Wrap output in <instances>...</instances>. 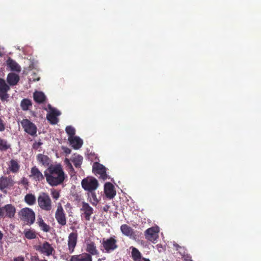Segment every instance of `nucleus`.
<instances>
[{"label":"nucleus","instance_id":"obj_1","mask_svg":"<svg viewBox=\"0 0 261 261\" xmlns=\"http://www.w3.org/2000/svg\"><path fill=\"white\" fill-rule=\"evenodd\" d=\"M47 182L51 187L62 185L67 178L61 165H50L44 171Z\"/></svg>","mask_w":261,"mask_h":261},{"label":"nucleus","instance_id":"obj_2","mask_svg":"<svg viewBox=\"0 0 261 261\" xmlns=\"http://www.w3.org/2000/svg\"><path fill=\"white\" fill-rule=\"evenodd\" d=\"M100 242V250L103 252L109 253L114 251L118 247L117 241L114 236L107 239L103 238Z\"/></svg>","mask_w":261,"mask_h":261},{"label":"nucleus","instance_id":"obj_3","mask_svg":"<svg viewBox=\"0 0 261 261\" xmlns=\"http://www.w3.org/2000/svg\"><path fill=\"white\" fill-rule=\"evenodd\" d=\"M18 215L20 220L28 225L33 224L35 221V213L31 208L24 207L22 208L18 212Z\"/></svg>","mask_w":261,"mask_h":261},{"label":"nucleus","instance_id":"obj_4","mask_svg":"<svg viewBox=\"0 0 261 261\" xmlns=\"http://www.w3.org/2000/svg\"><path fill=\"white\" fill-rule=\"evenodd\" d=\"M34 248L40 253L47 256H51L55 252L53 245L47 241H44L42 243H39L38 245H34Z\"/></svg>","mask_w":261,"mask_h":261},{"label":"nucleus","instance_id":"obj_5","mask_svg":"<svg viewBox=\"0 0 261 261\" xmlns=\"http://www.w3.org/2000/svg\"><path fill=\"white\" fill-rule=\"evenodd\" d=\"M38 206L43 211H49L52 208L51 200L47 193L42 192L37 198Z\"/></svg>","mask_w":261,"mask_h":261},{"label":"nucleus","instance_id":"obj_6","mask_svg":"<svg viewBox=\"0 0 261 261\" xmlns=\"http://www.w3.org/2000/svg\"><path fill=\"white\" fill-rule=\"evenodd\" d=\"M81 185L85 190L89 192L95 191L98 187L97 180L93 177L84 178L82 180Z\"/></svg>","mask_w":261,"mask_h":261},{"label":"nucleus","instance_id":"obj_7","mask_svg":"<svg viewBox=\"0 0 261 261\" xmlns=\"http://www.w3.org/2000/svg\"><path fill=\"white\" fill-rule=\"evenodd\" d=\"M159 227L157 226L150 227L144 231L145 238L147 240L155 243L159 238Z\"/></svg>","mask_w":261,"mask_h":261},{"label":"nucleus","instance_id":"obj_8","mask_svg":"<svg viewBox=\"0 0 261 261\" xmlns=\"http://www.w3.org/2000/svg\"><path fill=\"white\" fill-rule=\"evenodd\" d=\"M16 213V208L11 204L5 205L4 207L0 206V217L12 218Z\"/></svg>","mask_w":261,"mask_h":261},{"label":"nucleus","instance_id":"obj_9","mask_svg":"<svg viewBox=\"0 0 261 261\" xmlns=\"http://www.w3.org/2000/svg\"><path fill=\"white\" fill-rule=\"evenodd\" d=\"M55 218L58 223L61 226L66 225L67 220L66 214L61 204L58 205L57 210L55 213Z\"/></svg>","mask_w":261,"mask_h":261},{"label":"nucleus","instance_id":"obj_10","mask_svg":"<svg viewBox=\"0 0 261 261\" xmlns=\"http://www.w3.org/2000/svg\"><path fill=\"white\" fill-rule=\"evenodd\" d=\"M85 243L86 245L85 250L87 254H90L91 256L92 255L97 256L99 254V252L97 249L96 244L90 238H86L85 240Z\"/></svg>","mask_w":261,"mask_h":261},{"label":"nucleus","instance_id":"obj_11","mask_svg":"<svg viewBox=\"0 0 261 261\" xmlns=\"http://www.w3.org/2000/svg\"><path fill=\"white\" fill-rule=\"evenodd\" d=\"M10 90V86L6 83L5 81L0 78V99L4 102L7 101L9 98L8 92Z\"/></svg>","mask_w":261,"mask_h":261},{"label":"nucleus","instance_id":"obj_12","mask_svg":"<svg viewBox=\"0 0 261 261\" xmlns=\"http://www.w3.org/2000/svg\"><path fill=\"white\" fill-rule=\"evenodd\" d=\"M80 211L82 212L81 217H84L86 221H90L91 215L93 214V208L89 203L83 201L81 203Z\"/></svg>","mask_w":261,"mask_h":261},{"label":"nucleus","instance_id":"obj_13","mask_svg":"<svg viewBox=\"0 0 261 261\" xmlns=\"http://www.w3.org/2000/svg\"><path fill=\"white\" fill-rule=\"evenodd\" d=\"M24 131L31 136L36 135L37 127L36 125L27 119H23L21 122Z\"/></svg>","mask_w":261,"mask_h":261},{"label":"nucleus","instance_id":"obj_14","mask_svg":"<svg viewBox=\"0 0 261 261\" xmlns=\"http://www.w3.org/2000/svg\"><path fill=\"white\" fill-rule=\"evenodd\" d=\"M78 234L77 231L71 232L68 238V249L69 253L72 254L77 244Z\"/></svg>","mask_w":261,"mask_h":261},{"label":"nucleus","instance_id":"obj_15","mask_svg":"<svg viewBox=\"0 0 261 261\" xmlns=\"http://www.w3.org/2000/svg\"><path fill=\"white\" fill-rule=\"evenodd\" d=\"M93 171L96 175H99V178L103 180H106L108 178L106 168L101 164L95 163L93 166Z\"/></svg>","mask_w":261,"mask_h":261},{"label":"nucleus","instance_id":"obj_16","mask_svg":"<svg viewBox=\"0 0 261 261\" xmlns=\"http://www.w3.org/2000/svg\"><path fill=\"white\" fill-rule=\"evenodd\" d=\"M48 107L50 112L47 114L46 118L50 124H56L59 120L57 117L61 114V113L56 109L52 108L50 105H49Z\"/></svg>","mask_w":261,"mask_h":261},{"label":"nucleus","instance_id":"obj_17","mask_svg":"<svg viewBox=\"0 0 261 261\" xmlns=\"http://www.w3.org/2000/svg\"><path fill=\"white\" fill-rule=\"evenodd\" d=\"M14 185V181L11 176L0 177V190L8 189Z\"/></svg>","mask_w":261,"mask_h":261},{"label":"nucleus","instance_id":"obj_18","mask_svg":"<svg viewBox=\"0 0 261 261\" xmlns=\"http://www.w3.org/2000/svg\"><path fill=\"white\" fill-rule=\"evenodd\" d=\"M104 192L107 198L113 199L116 194L114 185L111 182H106L104 186Z\"/></svg>","mask_w":261,"mask_h":261},{"label":"nucleus","instance_id":"obj_19","mask_svg":"<svg viewBox=\"0 0 261 261\" xmlns=\"http://www.w3.org/2000/svg\"><path fill=\"white\" fill-rule=\"evenodd\" d=\"M69 261H92V257L89 254L83 253L71 256Z\"/></svg>","mask_w":261,"mask_h":261},{"label":"nucleus","instance_id":"obj_20","mask_svg":"<svg viewBox=\"0 0 261 261\" xmlns=\"http://www.w3.org/2000/svg\"><path fill=\"white\" fill-rule=\"evenodd\" d=\"M19 80L20 77L17 74L10 72L7 75V82L9 86H14L17 85Z\"/></svg>","mask_w":261,"mask_h":261},{"label":"nucleus","instance_id":"obj_21","mask_svg":"<svg viewBox=\"0 0 261 261\" xmlns=\"http://www.w3.org/2000/svg\"><path fill=\"white\" fill-rule=\"evenodd\" d=\"M30 177L38 181H41L44 178V175L36 166L31 168Z\"/></svg>","mask_w":261,"mask_h":261},{"label":"nucleus","instance_id":"obj_22","mask_svg":"<svg viewBox=\"0 0 261 261\" xmlns=\"http://www.w3.org/2000/svg\"><path fill=\"white\" fill-rule=\"evenodd\" d=\"M36 223L43 232H48L50 231L51 227L44 221L41 216H38Z\"/></svg>","mask_w":261,"mask_h":261},{"label":"nucleus","instance_id":"obj_23","mask_svg":"<svg viewBox=\"0 0 261 261\" xmlns=\"http://www.w3.org/2000/svg\"><path fill=\"white\" fill-rule=\"evenodd\" d=\"M68 141L72 147L75 149H78L81 148L83 143V140L77 136L68 138Z\"/></svg>","mask_w":261,"mask_h":261},{"label":"nucleus","instance_id":"obj_24","mask_svg":"<svg viewBox=\"0 0 261 261\" xmlns=\"http://www.w3.org/2000/svg\"><path fill=\"white\" fill-rule=\"evenodd\" d=\"M7 64L11 71L20 72L21 71V67L19 64L14 60L10 58L7 61Z\"/></svg>","mask_w":261,"mask_h":261},{"label":"nucleus","instance_id":"obj_25","mask_svg":"<svg viewBox=\"0 0 261 261\" xmlns=\"http://www.w3.org/2000/svg\"><path fill=\"white\" fill-rule=\"evenodd\" d=\"M20 169V165L17 160L12 159L10 161L8 169L12 173H17Z\"/></svg>","mask_w":261,"mask_h":261},{"label":"nucleus","instance_id":"obj_26","mask_svg":"<svg viewBox=\"0 0 261 261\" xmlns=\"http://www.w3.org/2000/svg\"><path fill=\"white\" fill-rule=\"evenodd\" d=\"M122 233L127 237H132L134 235L133 229L127 224H123L120 227Z\"/></svg>","mask_w":261,"mask_h":261},{"label":"nucleus","instance_id":"obj_27","mask_svg":"<svg viewBox=\"0 0 261 261\" xmlns=\"http://www.w3.org/2000/svg\"><path fill=\"white\" fill-rule=\"evenodd\" d=\"M33 97L34 100L38 103H42L45 101L46 97L42 92L36 91L34 93Z\"/></svg>","mask_w":261,"mask_h":261},{"label":"nucleus","instance_id":"obj_28","mask_svg":"<svg viewBox=\"0 0 261 261\" xmlns=\"http://www.w3.org/2000/svg\"><path fill=\"white\" fill-rule=\"evenodd\" d=\"M37 160L39 163L44 166H48L50 162L49 158L47 155L41 153L37 155Z\"/></svg>","mask_w":261,"mask_h":261},{"label":"nucleus","instance_id":"obj_29","mask_svg":"<svg viewBox=\"0 0 261 261\" xmlns=\"http://www.w3.org/2000/svg\"><path fill=\"white\" fill-rule=\"evenodd\" d=\"M24 201L29 205H33L36 203V198L34 194L29 193L24 196Z\"/></svg>","mask_w":261,"mask_h":261},{"label":"nucleus","instance_id":"obj_30","mask_svg":"<svg viewBox=\"0 0 261 261\" xmlns=\"http://www.w3.org/2000/svg\"><path fill=\"white\" fill-rule=\"evenodd\" d=\"M11 149V144L7 140L0 137V151L5 152Z\"/></svg>","mask_w":261,"mask_h":261},{"label":"nucleus","instance_id":"obj_31","mask_svg":"<svg viewBox=\"0 0 261 261\" xmlns=\"http://www.w3.org/2000/svg\"><path fill=\"white\" fill-rule=\"evenodd\" d=\"M83 158L79 154H74L71 160L73 164L76 168H80L82 165Z\"/></svg>","mask_w":261,"mask_h":261},{"label":"nucleus","instance_id":"obj_32","mask_svg":"<svg viewBox=\"0 0 261 261\" xmlns=\"http://www.w3.org/2000/svg\"><path fill=\"white\" fill-rule=\"evenodd\" d=\"M88 197L90 198V202L93 206H96L99 202L95 192L94 191L89 192Z\"/></svg>","mask_w":261,"mask_h":261},{"label":"nucleus","instance_id":"obj_33","mask_svg":"<svg viewBox=\"0 0 261 261\" xmlns=\"http://www.w3.org/2000/svg\"><path fill=\"white\" fill-rule=\"evenodd\" d=\"M32 105L31 101L27 98L23 99L20 102V107L22 110L27 111L29 107Z\"/></svg>","mask_w":261,"mask_h":261},{"label":"nucleus","instance_id":"obj_34","mask_svg":"<svg viewBox=\"0 0 261 261\" xmlns=\"http://www.w3.org/2000/svg\"><path fill=\"white\" fill-rule=\"evenodd\" d=\"M23 233L25 237L29 240L35 239L37 237L35 231L31 229H25Z\"/></svg>","mask_w":261,"mask_h":261},{"label":"nucleus","instance_id":"obj_35","mask_svg":"<svg viewBox=\"0 0 261 261\" xmlns=\"http://www.w3.org/2000/svg\"><path fill=\"white\" fill-rule=\"evenodd\" d=\"M132 257L134 261L140 259L142 257L140 252L135 247H132Z\"/></svg>","mask_w":261,"mask_h":261},{"label":"nucleus","instance_id":"obj_36","mask_svg":"<svg viewBox=\"0 0 261 261\" xmlns=\"http://www.w3.org/2000/svg\"><path fill=\"white\" fill-rule=\"evenodd\" d=\"M65 131L69 136L68 138L74 137L75 134V129L71 126H67L66 127Z\"/></svg>","mask_w":261,"mask_h":261},{"label":"nucleus","instance_id":"obj_37","mask_svg":"<svg viewBox=\"0 0 261 261\" xmlns=\"http://www.w3.org/2000/svg\"><path fill=\"white\" fill-rule=\"evenodd\" d=\"M51 195L52 197L56 200H57L60 197L59 191H58L55 189L51 190Z\"/></svg>","mask_w":261,"mask_h":261},{"label":"nucleus","instance_id":"obj_38","mask_svg":"<svg viewBox=\"0 0 261 261\" xmlns=\"http://www.w3.org/2000/svg\"><path fill=\"white\" fill-rule=\"evenodd\" d=\"M22 184L25 188H27L29 186V181L28 179L24 177H22L21 179V180L18 182V184Z\"/></svg>","mask_w":261,"mask_h":261},{"label":"nucleus","instance_id":"obj_39","mask_svg":"<svg viewBox=\"0 0 261 261\" xmlns=\"http://www.w3.org/2000/svg\"><path fill=\"white\" fill-rule=\"evenodd\" d=\"M42 144V143L40 142H35L33 144V148L35 149H38Z\"/></svg>","mask_w":261,"mask_h":261},{"label":"nucleus","instance_id":"obj_40","mask_svg":"<svg viewBox=\"0 0 261 261\" xmlns=\"http://www.w3.org/2000/svg\"><path fill=\"white\" fill-rule=\"evenodd\" d=\"M13 261H24V258L22 256H19L18 257H14Z\"/></svg>","mask_w":261,"mask_h":261},{"label":"nucleus","instance_id":"obj_41","mask_svg":"<svg viewBox=\"0 0 261 261\" xmlns=\"http://www.w3.org/2000/svg\"><path fill=\"white\" fill-rule=\"evenodd\" d=\"M40 259H39V256L38 255L32 256L31 257V261H38Z\"/></svg>","mask_w":261,"mask_h":261},{"label":"nucleus","instance_id":"obj_42","mask_svg":"<svg viewBox=\"0 0 261 261\" xmlns=\"http://www.w3.org/2000/svg\"><path fill=\"white\" fill-rule=\"evenodd\" d=\"M64 151L66 154H70L71 153V149L67 147H64L63 148Z\"/></svg>","mask_w":261,"mask_h":261},{"label":"nucleus","instance_id":"obj_43","mask_svg":"<svg viewBox=\"0 0 261 261\" xmlns=\"http://www.w3.org/2000/svg\"><path fill=\"white\" fill-rule=\"evenodd\" d=\"M136 261H150V260L147 258L141 257V258H140V259H138L137 260H136Z\"/></svg>","mask_w":261,"mask_h":261},{"label":"nucleus","instance_id":"obj_44","mask_svg":"<svg viewBox=\"0 0 261 261\" xmlns=\"http://www.w3.org/2000/svg\"><path fill=\"white\" fill-rule=\"evenodd\" d=\"M175 247H176V250H179V249H182V247H180L179 245H177V244L175 246Z\"/></svg>","mask_w":261,"mask_h":261},{"label":"nucleus","instance_id":"obj_45","mask_svg":"<svg viewBox=\"0 0 261 261\" xmlns=\"http://www.w3.org/2000/svg\"><path fill=\"white\" fill-rule=\"evenodd\" d=\"M3 237H4V234H3V232L0 230V240H2V239L3 238Z\"/></svg>","mask_w":261,"mask_h":261},{"label":"nucleus","instance_id":"obj_46","mask_svg":"<svg viewBox=\"0 0 261 261\" xmlns=\"http://www.w3.org/2000/svg\"><path fill=\"white\" fill-rule=\"evenodd\" d=\"M109 206L106 205L105 207H103V210L105 211H107L109 209Z\"/></svg>","mask_w":261,"mask_h":261},{"label":"nucleus","instance_id":"obj_47","mask_svg":"<svg viewBox=\"0 0 261 261\" xmlns=\"http://www.w3.org/2000/svg\"><path fill=\"white\" fill-rule=\"evenodd\" d=\"M38 261H47V260L45 259H40Z\"/></svg>","mask_w":261,"mask_h":261},{"label":"nucleus","instance_id":"obj_48","mask_svg":"<svg viewBox=\"0 0 261 261\" xmlns=\"http://www.w3.org/2000/svg\"><path fill=\"white\" fill-rule=\"evenodd\" d=\"M101 260V259L100 258H99V259H98V261H100Z\"/></svg>","mask_w":261,"mask_h":261}]
</instances>
